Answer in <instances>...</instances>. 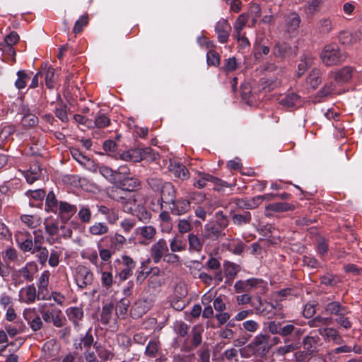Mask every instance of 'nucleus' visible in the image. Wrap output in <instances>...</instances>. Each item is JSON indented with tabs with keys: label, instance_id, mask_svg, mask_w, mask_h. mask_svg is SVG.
I'll list each match as a JSON object with an SVG mask.
<instances>
[{
	"label": "nucleus",
	"instance_id": "2",
	"mask_svg": "<svg viewBox=\"0 0 362 362\" xmlns=\"http://www.w3.org/2000/svg\"><path fill=\"white\" fill-rule=\"evenodd\" d=\"M347 54L340 49L337 45H328L325 46L320 54V59L326 66L338 65L346 61Z\"/></svg>",
	"mask_w": 362,
	"mask_h": 362
},
{
	"label": "nucleus",
	"instance_id": "44",
	"mask_svg": "<svg viewBox=\"0 0 362 362\" xmlns=\"http://www.w3.org/2000/svg\"><path fill=\"white\" fill-rule=\"evenodd\" d=\"M319 333L320 335L323 337H326L327 338H331L334 341H338L341 340V337L337 330L334 328H323L319 329Z\"/></svg>",
	"mask_w": 362,
	"mask_h": 362
},
{
	"label": "nucleus",
	"instance_id": "41",
	"mask_svg": "<svg viewBox=\"0 0 362 362\" xmlns=\"http://www.w3.org/2000/svg\"><path fill=\"white\" fill-rule=\"evenodd\" d=\"M144 304V301H138L133 305L131 309V315L133 317H141L147 312L148 309Z\"/></svg>",
	"mask_w": 362,
	"mask_h": 362
},
{
	"label": "nucleus",
	"instance_id": "27",
	"mask_svg": "<svg viewBox=\"0 0 362 362\" xmlns=\"http://www.w3.org/2000/svg\"><path fill=\"white\" fill-rule=\"evenodd\" d=\"M131 175L132 173L128 165H120L117 170H115L114 184L119 185Z\"/></svg>",
	"mask_w": 362,
	"mask_h": 362
},
{
	"label": "nucleus",
	"instance_id": "51",
	"mask_svg": "<svg viewBox=\"0 0 362 362\" xmlns=\"http://www.w3.org/2000/svg\"><path fill=\"white\" fill-rule=\"evenodd\" d=\"M45 75L46 85L49 88L54 87V69L52 66L45 67V70L42 74Z\"/></svg>",
	"mask_w": 362,
	"mask_h": 362
},
{
	"label": "nucleus",
	"instance_id": "57",
	"mask_svg": "<svg viewBox=\"0 0 362 362\" xmlns=\"http://www.w3.org/2000/svg\"><path fill=\"white\" fill-rule=\"evenodd\" d=\"M67 110V106L64 105H59L55 110L56 117H58L63 122H67L69 121Z\"/></svg>",
	"mask_w": 362,
	"mask_h": 362
},
{
	"label": "nucleus",
	"instance_id": "9",
	"mask_svg": "<svg viewBox=\"0 0 362 362\" xmlns=\"http://www.w3.org/2000/svg\"><path fill=\"white\" fill-rule=\"evenodd\" d=\"M168 209L173 215L181 216L187 213L191 206L190 201L182 197H177L168 205Z\"/></svg>",
	"mask_w": 362,
	"mask_h": 362
},
{
	"label": "nucleus",
	"instance_id": "40",
	"mask_svg": "<svg viewBox=\"0 0 362 362\" xmlns=\"http://www.w3.org/2000/svg\"><path fill=\"white\" fill-rule=\"evenodd\" d=\"M46 210L56 213L58 209V201L53 192H49L46 197Z\"/></svg>",
	"mask_w": 362,
	"mask_h": 362
},
{
	"label": "nucleus",
	"instance_id": "10",
	"mask_svg": "<svg viewBox=\"0 0 362 362\" xmlns=\"http://www.w3.org/2000/svg\"><path fill=\"white\" fill-rule=\"evenodd\" d=\"M93 281V274L88 268L85 266H78L76 268V281L80 288L83 289L92 284Z\"/></svg>",
	"mask_w": 362,
	"mask_h": 362
},
{
	"label": "nucleus",
	"instance_id": "15",
	"mask_svg": "<svg viewBox=\"0 0 362 362\" xmlns=\"http://www.w3.org/2000/svg\"><path fill=\"white\" fill-rule=\"evenodd\" d=\"M57 209L59 210V216L62 221L65 223L76 214L77 207L76 206L71 205L66 202H60Z\"/></svg>",
	"mask_w": 362,
	"mask_h": 362
},
{
	"label": "nucleus",
	"instance_id": "28",
	"mask_svg": "<svg viewBox=\"0 0 362 362\" xmlns=\"http://www.w3.org/2000/svg\"><path fill=\"white\" fill-rule=\"evenodd\" d=\"M300 103V97L295 93L291 92L279 99V103L284 107H292Z\"/></svg>",
	"mask_w": 362,
	"mask_h": 362
},
{
	"label": "nucleus",
	"instance_id": "18",
	"mask_svg": "<svg viewBox=\"0 0 362 362\" xmlns=\"http://www.w3.org/2000/svg\"><path fill=\"white\" fill-rule=\"evenodd\" d=\"M21 300L27 304L33 303L37 299V290L34 284L22 288L20 291Z\"/></svg>",
	"mask_w": 362,
	"mask_h": 362
},
{
	"label": "nucleus",
	"instance_id": "46",
	"mask_svg": "<svg viewBox=\"0 0 362 362\" xmlns=\"http://www.w3.org/2000/svg\"><path fill=\"white\" fill-rule=\"evenodd\" d=\"M93 124L98 128H104L110 124V119L104 113L98 112Z\"/></svg>",
	"mask_w": 362,
	"mask_h": 362
},
{
	"label": "nucleus",
	"instance_id": "54",
	"mask_svg": "<svg viewBox=\"0 0 362 362\" xmlns=\"http://www.w3.org/2000/svg\"><path fill=\"white\" fill-rule=\"evenodd\" d=\"M94 348L95 349L98 356L103 360L107 361L112 358L113 356V354L110 351L98 345L96 342L94 344Z\"/></svg>",
	"mask_w": 362,
	"mask_h": 362
},
{
	"label": "nucleus",
	"instance_id": "17",
	"mask_svg": "<svg viewBox=\"0 0 362 362\" xmlns=\"http://www.w3.org/2000/svg\"><path fill=\"white\" fill-rule=\"evenodd\" d=\"M355 69L352 66H344L337 71L334 76V81L339 84L349 82L354 76Z\"/></svg>",
	"mask_w": 362,
	"mask_h": 362
},
{
	"label": "nucleus",
	"instance_id": "22",
	"mask_svg": "<svg viewBox=\"0 0 362 362\" xmlns=\"http://www.w3.org/2000/svg\"><path fill=\"white\" fill-rule=\"evenodd\" d=\"M300 21V17L297 13L293 12L288 14L285 19L286 31L288 33L296 32L299 28Z\"/></svg>",
	"mask_w": 362,
	"mask_h": 362
},
{
	"label": "nucleus",
	"instance_id": "43",
	"mask_svg": "<svg viewBox=\"0 0 362 362\" xmlns=\"http://www.w3.org/2000/svg\"><path fill=\"white\" fill-rule=\"evenodd\" d=\"M18 78L15 81V86L16 88L21 90L26 87L27 81L30 78L24 70H20L17 72Z\"/></svg>",
	"mask_w": 362,
	"mask_h": 362
},
{
	"label": "nucleus",
	"instance_id": "14",
	"mask_svg": "<svg viewBox=\"0 0 362 362\" xmlns=\"http://www.w3.org/2000/svg\"><path fill=\"white\" fill-rule=\"evenodd\" d=\"M68 319L72 322L74 327L79 329L81 327L80 321L83 318V310L79 307H70L66 310Z\"/></svg>",
	"mask_w": 362,
	"mask_h": 362
},
{
	"label": "nucleus",
	"instance_id": "1",
	"mask_svg": "<svg viewBox=\"0 0 362 362\" xmlns=\"http://www.w3.org/2000/svg\"><path fill=\"white\" fill-rule=\"evenodd\" d=\"M136 266V262L132 257L122 255L121 259H116L113 264L115 278L119 282L127 280L133 275Z\"/></svg>",
	"mask_w": 362,
	"mask_h": 362
},
{
	"label": "nucleus",
	"instance_id": "47",
	"mask_svg": "<svg viewBox=\"0 0 362 362\" xmlns=\"http://www.w3.org/2000/svg\"><path fill=\"white\" fill-rule=\"evenodd\" d=\"M332 323V318L317 316L308 321V325L310 327H319L322 325H328Z\"/></svg>",
	"mask_w": 362,
	"mask_h": 362
},
{
	"label": "nucleus",
	"instance_id": "6",
	"mask_svg": "<svg viewBox=\"0 0 362 362\" xmlns=\"http://www.w3.org/2000/svg\"><path fill=\"white\" fill-rule=\"evenodd\" d=\"M42 318L47 323H52L56 327H62L66 322L61 310H40Z\"/></svg>",
	"mask_w": 362,
	"mask_h": 362
},
{
	"label": "nucleus",
	"instance_id": "52",
	"mask_svg": "<svg viewBox=\"0 0 362 362\" xmlns=\"http://www.w3.org/2000/svg\"><path fill=\"white\" fill-rule=\"evenodd\" d=\"M247 20L248 16L245 13H242L238 16L234 25V29L237 35L240 34L241 30L243 29L244 26L247 23Z\"/></svg>",
	"mask_w": 362,
	"mask_h": 362
},
{
	"label": "nucleus",
	"instance_id": "39",
	"mask_svg": "<svg viewBox=\"0 0 362 362\" xmlns=\"http://www.w3.org/2000/svg\"><path fill=\"white\" fill-rule=\"evenodd\" d=\"M189 325L183 321H176L173 325L174 332L180 337H187L189 334Z\"/></svg>",
	"mask_w": 362,
	"mask_h": 362
},
{
	"label": "nucleus",
	"instance_id": "4",
	"mask_svg": "<svg viewBox=\"0 0 362 362\" xmlns=\"http://www.w3.org/2000/svg\"><path fill=\"white\" fill-rule=\"evenodd\" d=\"M160 197L158 199L157 209L153 208V211L161 210L165 204L169 205L176 198L177 191L175 186L170 182L164 184L163 187L160 191Z\"/></svg>",
	"mask_w": 362,
	"mask_h": 362
},
{
	"label": "nucleus",
	"instance_id": "36",
	"mask_svg": "<svg viewBox=\"0 0 362 362\" xmlns=\"http://www.w3.org/2000/svg\"><path fill=\"white\" fill-rule=\"evenodd\" d=\"M130 304H131V302L127 298L124 297V298H121L116 304L115 315H121V316L124 317L127 313V311L130 306Z\"/></svg>",
	"mask_w": 362,
	"mask_h": 362
},
{
	"label": "nucleus",
	"instance_id": "59",
	"mask_svg": "<svg viewBox=\"0 0 362 362\" xmlns=\"http://www.w3.org/2000/svg\"><path fill=\"white\" fill-rule=\"evenodd\" d=\"M102 285L106 288H110L113 284V275L110 272H103L101 274Z\"/></svg>",
	"mask_w": 362,
	"mask_h": 362
},
{
	"label": "nucleus",
	"instance_id": "32",
	"mask_svg": "<svg viewBox=\"0 0 362 362\" xmlns=\"http://www.w3.org/2000/svg\"><path fill=\"white\" fill-rule=\"evenodd\" d=\"M32 254H36L35 257L37 260L42 267H45L46 265L49 257V251L46 247H35L34 251Z\"/></svg>",
	"mask_w": 362,
	"mask_h": 362
},
{
	"label": "nucleus",
	"instance_id": "30",
	"mask_svg": "<svg viewBox=\"0 0 362 362\" xmlns=\"http://www.w3.org/2000/svg\"><path fill=\"white\" fill-rule=\"evenodd\" d=\"M334 28L332 21L329 18L320 19L317 24V31L321 34H328Z\"/></svg>",
	"mask_w": 362,
	"mask_h": 362
},
{
	"label": "nucleus",
	"instance_id": "48",
	"mask_svg": "<svg viewBox=\"0 0 362 362\" xmlns=\"http://www.w3.org/2000/svg\"><path fill=\"white\" fill-rule=\"evenodd\" d=\"M158 344L159 341L156 339L150 340L146 347L145 354L148 357H156L159 349Z\"/></svg>",
	"mask_w": 362,
	"mask_h": 362
},
{
	"label": "nucleus",
	"instance_id": "56",
	"mask_svg": "<svg viewBox=\"0 0 362 362\" xmlns=\"http://www.w3.org/2000/svg\"><path fill=\"white\" fill-rule=\"evenodd\" d=\"M274 309L275 307L272 303L264 301L262 308H257V314L266 316L269 314H273Z\"/></svg>",
	"mask_w": 362,
	"mask_h": 362
},
{
	"label": "nucleus",
	"instance_id": "7",
	"mask_svg": "<svg viewBox=\"0 0 362 362\" xmlns=\"http://www.w3.org/2000/svg\"><path fill=\"white\" fill-rule=\"evenodd\" d=\"M297 50V46L292 47L285 42H278L273 47L272 54L275 57L283 60L292 55H296Z\"/></svg>",
	"mask_w": 362,
	"mask_h": 362
},
{
	"label": "nucleus",
	"instance_id": "50",
	"mask_svg": "<svg viewBox=\"0 0 362 362\" xmlns=\"http://www.w3.org/2000/svg\"><path fill=\"white\" fill-rule=\"evenodd\" d=\"M292 209L291 206L289 204L287 203H283V202H277V203H272L266 207V209L273 211H286L288 210H291Z\"/></svg>",
	"mask_w": 362,
	"mask_h": 362
},
{
	"label": "nucleus",
	"instance_id": "26",
	"mask_svg": "<svg viewBox=\"0 0 362 362\" xmlns=\"http://www.w3.org/2000/svg\"><path fill=\"white\" fill-rule=\"evenodd\" d=\"M120 158L126 161L136 163L144 160V156L141 155L140 148H132L121 153Z\"/></svg>",
	"mask_w": 362,
	"mask_h": 362
},
{
	"label": "nucleus",
	"instance_id": "29",
	"mask_svg": "<svg viewBox=\"0 0 362 362\" xmlns=\"http://www.w3.org/2000/svg\"><path fill=\"white\" fill-rule=\"evenodd\" d=\"M252 220V216L248 211H243L241 213H236L232 217L233 223L236 226L249 224Z\"/></svg>",
	"mask_w": 362,
	"mask_h": 362
},
{
	"label": "nucleus",
	"instance_id": "11",
	"mask_svg": "<svg viewBox=\"0 0 362 362\" xmlns=\"http://www.w3.org/2000/svg\"><path fill=\"white\" fill-rule=\"evenodd\" d=\"M269 339V334H259L254 338L250 346L252 347L259 354H265L269 351L271 347Z\"/></svg>",
	"mask_w": 362,
	"mask_h": 362
},
{
	"label": "nucleus",
	"instance_id": "33",
	"mask_svg": "<svg viewBox=\"0 0 362 362\" xmlns=\"http://www.w3.org/2000/svg\"><path fill=\"white\" fill-rule=\"evenodd\" d=\"M19 41V36L15 31L11 32L7 35L3 42L0 43V48L4 51V47L8 48L9 50L13 49V45Z\"/></svg>",
	"mask_w": 362,
	"mask_h": 362
},
{
	"label": "nucleus",
	"instance_id": "13",
	"mask_svg": "<svg viewBox=\"0 0 362 362\" xmlns=\"http://www.w3.org/2000/svg\"><path fill=\"white\" fill-rule=\"evenodd\" d=\"M231 27L226 19L218 21L215 26V32L217 33L218 40L220 43H226L228 40Z\"/></svg>",
	"mask_w": 362,
	"mask_h": 362
},
{
	"label": "nucleus",
	"instance_id": "12",
	"mask_svg": "<svg viewBox=\"0 0 362 362\" xmlns=\"http://www.w3.org/2000/svg\"><path fill=\"white\" fill-rule=\"evenodd\" d=\"M168 246L165 240L160 239L151 247V257L153 262L158 263L168 252Z\"/></svg>",
	"mask_w": 362,
	"mask_h": 362
},
{
	"label": "nucleus",
	"instance_id": "53",
	"mask_svg": "<svg viewBox=\"0 0 362 362\" xmlns=\"http://www.w3.org/2000/svg\"><path fill=\"white\" fill-rule=\"evenodd\" d=\"M206 62L209 66H218L220 64V56L214 50H209L206 54Z\"/></svg>",
	"mask_w": 362,
	"mask_h": 362
},
{
	"label": "nucleus",
	"instance_id": "60",
	"mask_svg": "<svg viewBox=\"0 0 362 362\" xmlns=\"http://www.w3.org/2000/svg\"><path fill=\"white\" fill-rule=\"evenodd\" d=\"M141 235L146 239L152 240L156 235V229L151 226H144L140 228Z\"/></svg>",
	"mask_w": 362,
	"mask_h": 362
},
{
	"label": "nucleus",
	"instance_id": "8",
	"mask_svg": "<svg viewBox=\"0 0 362 362\" xmlns=\"http://www.w3.org/2000/svg\"><path fill=\"white\" fill-rule=\"evenodd\" d=\"M203 329L200 327H194L189 334V337H187L183 343L185 351H192L199 346L202 341Z\"/></svg>",
	"mask_w": 362,
	"mask_h": 362
},
{
	"label": "nucleus",
	"instance_id": "38",
	"mask_svg": "<svg viewBox=\"0 0 362 362\" xmlns=\"http://www.w3.org/2000/svg\"><path fill=\"white\" fill-rule=\"evenodd\" d=\"M3 259L4 261V264H9V262H16L18 259V255L17 250L11 247H8L6 248L1 252Z\"/></svg>",
	"mask_w": 362,
	"mask_h": 362
},
{
	"label": "nucleus",
	"instance_id": "16",
	"mask_svg": "<svg viewBox=\"0 0 362 362\" xmlns=\"http://www.w3.org/2000/svg\"><path fill=\"white\" fill-rule=\"evenodd\" d=\"M170 171L175 177L182 180H187L189 177V173L186 166L176 161H170L169 165Z\"/></svg>",
	"mask_w": 362,
	"mask_h": 362
},
{
	"label": "nucleus",
	"instance_id": "61",
	"mask_svg": "<svg viewBox=\"0 0 362 362\" xmlns=\"http://www.w3.org/2000/svg\"><path fill=\"white\" fill-rule=\"evenodd\" d=\"M20 249L24 252L33 253L34 251V244L31 238H26L19 244Z\"/></svg>",
	"mask_w": 362,
	"mask_h": 362
},
{
	"label": "nucleus",
	"instance_id": "35",
	"mask_svg": "<svg viewBox=\"0 0 362 362\" xmlns=\"http://www.w3.org/2000/svg\"><path fill=\"white\" fill-rule=\"evenodd\" d=\"M321 0H310L304 7V12L308 18H311L318 11Z\"/></svg>",
	"mask_w": 362,
	"mask_h": 362
},
{
	"label": "nucleus",
	"instance_id": "25",
	"mask_svg": "<svg viewBox=\"0 0 362 362\" xmlns=\"http://www.w3.org/2000/svg\"><path fill=\"white\" fill-rule=\"evenodd\" d=\"M325 310L327 313L335 315H346L347 308L343 306L339 302L332 301L325 306Z\"/></svg>",
	"mask_w": 362,
	"mask_h": 362
},
{
	"label": "nucleus",
	"instance_id": "58",
	"mask_svg": "<svg viewBox=\"0 0 362 362\" xmlns=\"http://www.w3.org/2000/svg\"><path fill=\"white\" fill-rule=\"evenodd\" d=\"M238 67L236 58L233 57L224 60L223 69L226 72H231L236 70Z\"/></svg>",
	"mask_w": 362,
	"mask_h": 362
},
{
	"label": "nucleus",
	"instance_id": "24",
	"mask_svg": "<svg viewBox=\"0 0 362 362\" xmlns=\"http://www.w3.org/2000/svg\"><path fill=\"white\" fill-rule=\"evenodd\" d=\"M205 239L206 238H204V236L202 238H199L197 235H195L194 233H189L188 235L189 251L197 252H201Z\"/></svg>",
	"mask_w": 362,
	"mask_h": 362
},
{
	"label": "nucleus",
	"instance_id": "37",
	"mask_svg": "<svg viewBox=\"0 0 362 362\" xmlns=\"http://www.w3.org/2000/svg\"><path fill=\"white\" fill-rule=\"evenodd\" d=\"M149 188L155 192H160L167 182L157 177H151L146 180Z\"/></svg>",
	"mask_w": 362,
	"mask_h": 362
},
{
	"label": "nucleus",
	"instance_id": "5",
	"mask_svg": "<svg viewBox=\"0 0 362 362\" xmlns=\"http://www.w3.org/2000/svg\"><path fill=\"white\" fill-rule=\"evenodd\" d=\"M224 223L218 224L214 221L209 222L204 226L202 235L206 239L218 240L226 235Z\"/></svg>",
	"mask_w": 362,
	"mask_h": 362
},
{
	"label": "nucleus",
	"instance_id": "49",
	"mask_svg": "<svg viewBox=\"0 0 362 362\" xmlns=\"http://www.w3.org/2000/svg\"><path fill=\"white\" fill-rule=\"evenodd\" d=\"M98 171L110 183L114 184L115 170L106 166L101 165L98 168Z\"/></svg>",
	"mask_w": 362,
	"mask_h": 362
},
{
	"label": "nucleus",
	"instance_id": "64",
	"mask_svg": "<svg viewBox=\"0 0 362 362\" xmlns=\"http://www.w3.org/2000/svg\"><path fill=\"white\" fill-rule=\"evenodd\" d=\"M194 354H178L174 356L172 362H194Z\"/></svg>",
	"mask_w": 362,
	"mask_h": 362
},
{
	"label": "nucleus",
	"instance_id": "42",
	"mask_svg": "<svg viewBox=\"0 0 362 362\" xmlns=\"http://www.w3.org/2000/svg\"><path fill=\"white\" fill-rule=\"evenodd\" d=\"M108 227L105 223L96 222L89 228V232L93 235H102L108 232Z\"/></svg>",
	"mask_w": 362,
	"mask_h": 362
},
{
	"label": "nucleus",
	"instance_id": "19",
	"mask_svg": "<svg viewBox=\"0 0 362 362\" xmlns=\"http://www.w3.org/2000/svg\"><path fill=\"white\" fill-rule=\"evenodd\" d=\"M113 310L114 304L112 303L103 306L100 313V322L103 325H110L112 322L116 324V320L113 318L112 315Z\"/></svg>",
	"mask_w": 362,
	"mask_h": 362
},
{
	"label": "nucleus",
	"instance_id": "55",
	"mask_svg": "<svg viewBox=\"0 0 362 362\" xmlns=\"http://www.w3.org/2000/svg\"><path fill=\"white\" fill-rule=\"evenodd\" d=\"M78 218L83 223H89L91 219V211L89 207L82 206L78 213Z\"/></svg>",
	"mask_w": 362,
	"mask_h": 362
},
{
	"label": "nucleus",
	"instance_id": "31",
	"mask_svg": "<svg viewBox=\"0 0 362 362\" xmlns=\"http://www.w3.org/2000/svg\"><path fill=\"white\" fill-rule=\"evenodd\" d=\"M94 338L91 333V328H90L86 334L81 337V342L76 346V349L82 351L83 349H90L92 345L94 346Z\"/></svg>",
	"mask_w": 362,
	"mask_h": 362
},
{
	"label": "nucleus",
	"instance_id": "20",
	"mask_svg": "<svg viewBox=\"0 0 362 362\" xmlns=\"http://www.w3.org/2000/svg\"><path fill=\"white\" fill-rule=\"evenodd\" d=\"M4 327L7 334L11 337H14L17 334L23 332L26 329V326L21 319H18L13 322L12 324L6 323Z\"/></svg>",
	"mask_w": 362,
	"mask_h": 362
},
{
	"label": "nucleus",
	"instance_id": "21",
	"mask_svg": "<svg viewBox=\"0 0 362 362\" xmlns=\"http://www.w3.org/2000/svg\"><path fill=\"white\" fill-rule=\"evenodd\" d=\"M23 316L33 331L37 332L42 327L41 317L31 311H24Z\"/></svg>",
	"mask_w": 362,
	"mask_h": 362
},
{
	"label": "nucleus",
	"instance_id": "3",
	"mask_svg": "<svg viewBox=\"0 0 362 362\" xmlns=\"http://www.w3.org/2000/svg\"><path fill=\"white\" fill-rule=\"evenodd\" d=\"M119 187L115 190L112 191L110 197L117 201L124 200V197L122 196H118L119 191L123 192H133L139 189L140 186V182L139 180L133 176L129 175L125 179V180L120 182Z\"/></svg>",
	"mask_w": 362,
	"mask_h": 362
},
{
	"label": "nucleus",
	"instance_id": "45",
	"mask_svg": "<svg viewBox=\"0 0 362 362\" xmlns=\"http://www.w3.org/2000/svg\"><path fill=\"white\" fill-rule=\"evenodd\" d=\"M251 288L253 290H257V293H263L266 288L267 283L261 279L252 278L249 279Z\"/></svg>",
	"mask_w": 362,
	"mask_h": 362
},
{
	"label": "nucleus",
	"instance_id": "63",
	"mask_svg": "<svg viewBox=\"0 0 362 362\" xmlns=\"http://www.w3.org/2000/svg\"><path fill=\"white\" fill-rule=\"evenodd\" d=\"M303 264L310 268H317L320 263L317 259L311 255H304L303 257Z\"/></svg>",
	"mask_w": 362,
	"mask_h": 362
},
{
	"label": "nucleus",
	"instance_id": "62",
	"mask_svg": "<svg viewBox=\"0 0 362 362\" xmlns=\"http://www.w3.org/2000/svg\"><path fill=\"white\" fill-rule=\"evenodd\" d=\"M198 362H210V349L202 347L197 351Z\"/></svg>",
	"mask_w": 362,
	"mask_h": 362
},
{
	"label": "nucleus",
	"instance_id": "23",
	"mask_svg": "<svg viewBox=\"0 0 362 362\" xmlns=\"http://www.w3.org/2000/svg\"><path fill=\"white\" fill-rule=\"evenodd\" d=\"M38 267L34 262L27 263L23 267L19 269V274L28 281H33L34 275L37 272Z\"/></svg>",
	"mask_w": 362,
	"mask_h": 362
},
{
	"label": "nucleus",
	"instance_id": "34",
	"mask_svg": "<svg viewBox=\"0 0 362 362\" xmlns=\"http://www.w3.org/2000/svg\"><path fill=\"white\" fill-rule=\"evenodd\" d=\"M321 73L317 69H313L307 77V83L313 89H316L321 83Z\"/></svg>",
	"mask_w": 362,
	"mask_h": 362
}]
</instances>
